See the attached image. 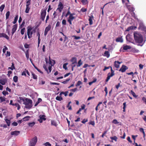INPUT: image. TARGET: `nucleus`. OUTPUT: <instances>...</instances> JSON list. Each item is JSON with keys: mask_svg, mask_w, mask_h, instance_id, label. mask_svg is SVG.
I'll list each match as a JSON object with an SVG mask.
<instances>
[{"mask_svg": "<svg viewBox=\"0 0 146 146\" xmlns=\"http://www.w3.org/2000/svg\"><path fill=\"white\" fill-rule=\"evenodd\" d=\"M20 100H22L23 102V104L25 105V108L27 109L31 108L32 106V101L29 99L26 98L25 100L22 97H19Z\"/></svg>", "mask_w": 146, "mask_h": 146, "instance_id": "f257e3e1", "label": "nucleus"}, {"mask_svg": "<svg viewBox=\"0 0 146 146\" xmlns=\"http://www.w3.org/2000/svg\"><path fill=\"white\" fill-rule=\"evenodd\" d=\"M134 39L136 42L141 43L143 41V38L142 35L137 32H135L134 33Z\"/></svg>", "mask_w": 146, "mask_h": 146, "instance_id": "f03ea898", "label": "nucleus"}, {"mask_svg": "<svg viewBox=\"0 0 146 146\" xmlns=\"http://www.w3.org/2000/svg\"><path fill=\"white\" fill-rule=\"evenodd\" d=\"M111 68V74L109 73L108 74V76L106 80V81L107 82L110 79V78L113 76L114 75V71L112 70L111 67L110 66H109L108 67L105 66L104 69H103L104 71H105L106 70Z\"/></svg>", "mask_w": 146, "mask_h": 146, "instance_id": "7ed1b4c3", "label": "nucleus"}, {"mask_svg": "<svg viewBox=\"0 0 146 146\" xmlns=\"http://www.w3.org/2000/svg\"><path fill=\"white\" fill-rule=\"evenodd\" d=\"M37 141V137L35 136L30 140L29 143V146H35Z\"/></svg>", "mask_w": 146, "mask_h": 146, "instance_id": "20e7f679", "label": "nucleus"}, {"mask_svg": "<svg viewBox=\"0 0 146 146\" xmlns=\"http://www.w3.org/2000/svg\"><path fill=\"white\" fill-rule=\"evenodd\" d=\"M32 28L30 27H28L27 30V35L29 38H30L32 37V35L33 32H35V30H32Z\"/></svg>", "mask_w": 146, "mask_h": 146, "instance_id": "39448f33", "label": "nucleus"}, {"mask_svg": "<svg viewBox=\"0 0 146 146\" xmlns=\"http://www.w3.org/2000/svg\"><path fill=\"white\" fill-rule=\"evenodd\" d=\"M75 15L74 13H72L70 14L68 19V21L70 25L72 24V21L75 19V17L73 16Z\"/></svg>", "mask_w": 146, "mask_h": 146, "instance_id": "423d86ee", "label": "nucleus"}, {"mask_svg": "<svg viewBox=\"0 0 146 146\" xmlns=\"http://www.w3.org/2000/svg\"><path fill=\"white\" fill-rule=\"evenodd\" d=\"M128 68L126 66L123 65L119 70V71H121L122 72H124L126 70L128 69Z\"/></svg>", "mask_w": 146, "mask_h": 146, "instance_id": "0eeeda50", "label": "nucleus"}, {"mask_svg": "<svg viewBox=\"0 0 146 146\" xmlns=\"http://www.w3.org/2000/svg\"><path fill=\"white\" fill-rule=\"evenodd\" d=\"M58 10L60 12H61L62 9L63 8V5L62 3L60 2L59 3V4L58 6Z\"/></svg>", "mask_w": 146, "mask_h": 146, "instance_id": "6e6552de", "label": "nucleus"}, {"mask_svg": "<svg viewBox=\"0 0 146 146\" xmlns=\"http://www.w3.org/2000/svg\"><path fill=\"white\" fill-rule=\"evenodd\" d=\"M121 63L117 61H115L114 62V66L116 68H118L119 67V64Z\"/></svg>", "mask_w": 146, "mask_h": 146, "instance_id": "1a4fd4ad", "label": "nucleus"}, {"mask_svg": "<svg viewBox=\"0 0 146 146\" xmlns=\"http://www.w3.org/2000/svg\"><path fill=\"white\" fill-rule=\"evenodd\" d=\"M51 28V26L50 25H48V27H46L44 31V35L46 36L47 35L48 31Z\"/></svg>", "mask_w": 146, "mask_h": 146, "instance_id": "9d476101", "label": "nucleus"}, {"mask_svg": "<svg viewBox=\"0 0 146 146\" xmlns=\"http://www.w3.org/2000/svg\"><path fill=\"white\" fill-rule=\"evenodd\" d=\"M17 25H15L13 26V28L12 31V35H13L14 33L17 30Z\"/></svg>", "mask_w": 146, "mask_h": 146, "instance_id": "9b49d317", "label": "nucleus"}, {"mask_svg": "<svg viewBox=\"0 0 146 146\" xmlns=\"http://www.w3.org/2000/svg\"><path fill=\"white\" fill-rule=\"evenodd\" d=\"M4 37L7 40H9V36L4 33H0V37Z\"/></svg>", "mask_w": 146, "mask_h": 146, "instance_id": "f8f14e48", "label": "nucleus"}, {"mask_svg": "<svg viewBox=\"0 0 146 146\" xmlns=\"http://www.w3.org/2000/svg\"><path fill=\"white\" fill-rule=\"evenodd\" d=\"M20 133V131H12L11 132V134L12 135H17Z\"/></svg>", "mask_w": 146, "mask_h": 146, "instance_id": "ddd939ff", "label": "nucleus"}, {"mask_svg": "<svg viewBox=\"0 0 146 146\" xmlns=\"http://www.w3.org/2000/svg\"><path fill=\"white\" fill-rule=\"evenodd\" d=\"M46 15V12L43 11L41 14V18L42 20H44Z\"/></svg>", "mask_w": 146, "mask_h": 146, "instance_id": "4468645a", "label": "nucleus"}, {"mask_svg": "<svg viewBox=\"0 0 146 146\" xmlns=\"http://www.w3.org/2000/svg\"><path fill=\"white\" fill-rule=\"evenodd\" d=\"M49 64H50L51 66H53L54 64H55V61L54 60H50V57H49Z\"/></svg>", "mask_w": 146, "mask_h": 146, "instance_id": "2eb2a0df", "label": "nucleus"}, {"mask_svg": "<svg viewBox=\"0 0 146 146\" xmlns=\"http://www.w3.org/2000/svg\"><path fill=\"white\" fill-rule=\"evenodd\" d=\"M131 48V47L130 46L126 45L124 46L123 45V49L124 50H127L128 49H130Z\"/></svg>", "mask_w": 146, "mask_h": 146, "instance_id": "dca6fc26", "label": "nucleus"}, {"mask_svg": "<svg viewBox=\"0 0 146 146\" xmlns=\"http://www.w3.org/2000/svg\"><path fill=\"white\" fill-rule=\"evenodd\" d=\"M37 36H38V46H39L40 41V34L39 32H37Z\"/></svg>", "mask_w": 146, "mask_h": 146, "instance_id": "f3484780", "label": "nucleus"}, {"mask_svg": "<svg viewBox=\"0 0 146 146\" xmlns=\"http://www.w3.org/2000/svg\"><path fill=\"white\" fill-rule=\"evenodd\" d=\"M6 82L7 80L6 79H1L0 80V83L2 85H4Z\"/></svg>", "mask_w": 146, "mask_h": 146, "instance_id": "a211bd4d", "label": "nucleus"}, {"mask_svg": "<svg viewBox=\"0 0 146 146\" xmlns=\"http://www.w3.org/2000/svg\"><path fill=\"white\" fill-rule=\"evenodd\" d=\"M112 123L115 124L119 123V125H121V122L118 121L116 119L113 120L112 121Z\"/></svg>", "mask_w": 146, "mask_h": 146, "instance_id": "6ab92c4d", "label": "nucleus"}, {"mask_svg": "<svg viewBox=\"0 0 146 146\" xmlns=\"http://www.w3.org/2000/svg\"><path fill=\"white\" fill-rule=\"evenodd\" d=\"M71 61L72 62V64H73L77 63V58L76 57H73L71 59Z\"/></svg>", "mask_w": 146, "mask_h": 146, "instance_id": "aec40b11", "label": "nucleus"}, {"mask_svg": "<svg viewBox=\"0 0 146 146\" xmlns=\"http://www.w3.org/2000/svg\"><path fill=\"white\" fill-rule=\"evenodd\" d=\"M116 41L117 42H123V40L121 37H118L116 39Z\"/></svg>", "mask_w": 146, "mask_h": 146, "instance_id": "412c9836", "label": "nucleus"}, {"mask_svg": "<svg viewBox=\"0 0 146 146\" xmlns=\"http://www.w3.org/2000/svg\"><path fill=\"white\" fill-rule=\"evenodd\" d=\"M93 17L92 16V17H90L89 19V24L90 25H92L93 24L92 20L93 19Z\"/></svg>", "mask_w": 146, "mask_h": 146, "instance_id": "4be33fe9", "label": "nucleus"}, {"mask_svg": "<svg viewBox=\"0 0 146 146\" xmlns=\"http://www.w3.org/2000/svg\"><path fill=\"white\" fill-rule=\"evenodd\" d=\"M139 130L141 132L143 133V137H145V132L144 131V129L142 128H140L139 129Z\"/></svg>", "mask_w": 146, "mask_h": 146, "instance_id": "5701e85b", "label": "nucleus"}, {"mask_svg": "<svg viewBox=\"0 0 146 146\" xmlns=\"http://www.w3.org/2000/svg\"><path fill=\"white\" fill-rule=\"evenodd\" d=\"M83 64V62H82L81 60H80L78 62V64L77 65V67H80Z\"/></svg>", "mask_w": 146, "mask_h": 146, "instance_id": "b1692460", "label": "nucleus"}, {"mask_svg": "<svg viewBox=\"0 0 146 146\" xmlns=\"http://www.w3.org/2000/svg\"><path fill=\"white\" fill-rule=\"evenodd\" d=\"M130 93L134 98H136L137 97V96L135 94V93L133 90L131 91Z\"/></svg>", "mask_w": 146, "mask_h": 146, "instance_id": "393cba45", "label": "nucleus"}, {"mask_svg": "<svg viewBox=\"0 0 146 146\" xmlns=\"http://www.w3.org/2000/svg\"><path fill=\"white\" fill-rule=\"evenodd\" d=\"M104 56L108 58L110 56L109 52L108 51H105L104 53Z\"/></svg>", "mask_w": 146, "mask_h": 146, "instance_id": "a878e982", "label": "nucleus"}, {"mask_svg": "<svg viewBox=\"0 0 146 146\" xmlns=\"http://www.w3.org/2000/svg\"><path fill=\"white\" fill-rule=\"evenodd\" d=\"M45 115H40L39 116L40 118L43 121H45L46 120V118H45Z\"/></svg>", "mask_w": 146, "mask_h": 146, "instance_id": "bb28decb", "label": "nucleus"}, {"mask_svg": "<svg viewBox=\"0 0 146 146\" xmlns=\"http://www.w3.org/2000/svg\"><path fill=\"white\" fill-rule=\"evenodd\" d=\"M110 138L111 140H114L115 141H117V137L115 136H114L112 137H110Z\"/></svg>", "mask_w": 146, "mask_h": 146, "instance_id": "cd10ccee", "label": "nucleus"}, {"mask_svg": "<svg viewBox=\"0 0 146 146\" xmlns=\"http://www.w3.org/2000/svg\"><path fill=\"white\" fill-rule=\"evenodd\" d=\"M30 9V7H29V6H28V5L26 6V8L25 11V13H28Z\"/></svg>", "mask_w": 146, "mask_h": 146, "instance_id": "c85d7f7f", "label": "nucleus"}, {"mask_svg": "<svg viewBox=\"0 0 146 146\" xmlns=\"http://www.w3.org/2000/svg\"><path fill=\"white\" fill-rule=\"evenodd\" d=\"M18 15H17L15 17L14 21L13 22V23L14 24H15V23H16V22L18 20Z\"/></svg>", "mask_w": 146, "mask_h": 146, "instance_id": "c756f323", "label": "nucleus"}, {"mask_svg": "<svg viewBox=\"0 0 146 146\" xmlns=\"http://www.w3.org/2000/svg\"><path fill=\"white\" fill-rule=\"evenodd\" d=\"M35 124V123L34 122H33L28 123V125L32 127Z\"/></svg>", "mask_w": 146, "mask_h": 146, "instance_id": "7c9ffc66", "label": "nucleus"}, {"mask_svg": "<svg viewBox=\"0 0 146 146\" xmlns=\"http://www.w3.org/2000/svg\"><path fill=\"white\" fill-rule=\"evenodd\" d=\"M15 68L14 67V64L13 63H12V66L11 67H9L8 68V69H10L12 70H13Z\"/></svg>", "mask_w": 146, "mask_h": 146, "instance_id": "2f4dec72", "label": "nucleus"}, {"mask_svg": "<svg viewBox=\"0 0 146 146\" xmlns=\"http://www.w3.org/2000/svg\"><path fill=\"white\" fill-rule=\"evenodd\" d=\"M126 38L127 41H130V35L129 34H127L126 36Z\"/></svg>", "mask_w": 146, "mask_h": 146, "instance_id": "473e14b6", "label": "nucleus"}, {"mask_svg": "<svg viewBox=\"0 0 146 146\" xmlns=\"http://www.w3.org/2000/svg\"><path fill=\"white\" fill-rule=\"evenodd\" d=\"M68 64V63H66L64 64L63 65V68L65 69V70L67 69V67L66 66Z\"/></svg>", "mask_w": 146, "mask_h": 146, "instance_id": "72a5a7b5", "label": "nucleus"}, {"mask_svg": "<svg viewBox=\"0 0 146 146\" xmlns=\"http://www.w3.org/2000/svg\"><path fill=\"white\" fill-rule=\"evenodd\" d=\"M18 77L15 76H14L13 78V80L15 82H17L18 81Z\"/></svg>", "mask_w": 146, "mask_h": 146, "instance_id": "f704fd0d", "label": "nucleus"}, {"mask_svg": "<svg viewBox=\"0 0 146 146\" xmlns=\"http://www.w3.org/2000/svg\"><path fill=\"white\" fill-rule=\"evenodd\" d=\"M56 100L59 101H61L63 100V98H62L59 96H57L56 97Z\"/></svg>", "mask_w": 146, "mask_h": 146, "instance_id": "c9c22d12", "label": "nucleus"}, {"mask_svg": "<svg viewBox=\"0 0 146 146\" xmlns=\"http://www.w3.org/2000/svg\"><path fill=\"white\" fill-rule=\"evenodd\" d=\"M5 121L6 122L7 124V125L9 126L10 124V121L7 119H5Z\"/></svg>", "mask_w": 146, "mask_h": 146, "instance_id": "e433bc0d", "label": "nucleus"}, {"mask_svg": "<svg viewBox=\"0 0 146 146\" xmlns=\"http://www.w3.org/2000/svg\"><path fill=\"white\" fill-rule=\"evenodd\" d=\"M4 47L3 49V52L4 53H5L6 52V51L8 50V48L6 46H4Z\"/></svg>", "mask_w": 146, "mask_h": 146, "instance_id": "4c0bfd02", "label": "nucleus"}, {"mask_svg": "<svg viewBox=\"0 0 146 146\" xmlns=\"http://www.w3.org/2000/svg\"><path fill=\"white\" fill-rule=\"evenodd\" d=\"M70 78H68L66 80L63 81L62 82V83L63 84H66L67 83V82L70 80Z\"/></svg>", "mask_w": 146, "mask_h": 146, "instance_id": "58836bf2", "label": "nucleus"}, {"mask_svg": "<svg viewBox=\"0 0 146 146\" xmlns=\"http://www.w3.org/2000/svg\"><path fill=\"white\" fill-rule=\"evenodd\" d=\"M123 112H125V108L126 107V102H125L124 103H123Z\"/></svg>", "mask_w": 146, "mask_h": 146, "instance_id": "ea45409f", "label": "nucleus"}, {"mask_svg": "<svg viewBox=\"0 0 146 146\" xmlns=\"http://www.w3.org/2000/svg\"><path fill=\"white\" fill-rule=\"evenodd\" d=\"M5 7V5H2L0 7V10L1 12L3 10L4 7Z\"/></svg>", "mask_w": 146, "mask_h": 146, "instance_id": "a19ab883", "label": "nucleus"}, {"mask_svg": "<svg viewBox=\"0 0 146 146\" xmlns=\"http://www.w3.org/2000/svg\"><path fill=\"white\" fill-rule=\"evenodd\" d=\"M138 136V135H132L131 137L132 138H133L134 140V143H135V140H136V138Z\"/></svg>", "mask_w": 146, "mask_h": 146, "instance_id": "79ce46f5", "label": "nucleus"}, {"mask_svg": "<svg viewBox=\"0 0 146 146\" xmlns=\"http://www.w3.org/2000/svg\"><path fill=\"white\" fill-rule=\"evenodd\" d=\"M30 117L29 116H26L24 117L23 119V120L24 121H27L28 120V119L29 118H30Z\"/></svg>", "mask_w": 146, "mask_h": 146, "instance_id": "37998d69", "label": "nucleus"}, {"mask_svg": "<svg viewBox=\"0 0 146 146\" xmlns=\"http://www.w3.org/2000/svg\"><path fill=\"white\" fill-rule=\"evenodd\" d=\"M0 101H1V103L2 102L5 101V98L4 97H0Z\"/></svg>", "mask_w": 146, "mask_h": 146, "instance_id": "c03bdc74", "label": "nucleus"}, {"mask_svg": "<svg viewBox=\"0 0 146 146\" xmlns=\"http://www.w3.org/2000/svg\"><path fill=\"white\" fill-rule=\"evenodd\" d=\"M82 2L84 5H86L88 3L87 0H82Z\"/></svg>", "mask_w": 146, "mask_h": 146, "instance_id": "a18cd8bd", "label": "nucleus"}, {"mask_svg": "<svg viewBox=\"0 0 146 146\" xmlns=\"http://www.w3.org/2000/svg\"><path fill=\"white\" fill-rule=\"evenodd\" d=\"M43 145L45 146H51V144L49 142H46V143H44Z\"/></svg>", "mask_w": 146, "mask_h": 146, "instance_id": "49530a36", "label": "nucleus"}, {"mask_svg": "<svg viewBox=\"0 0 146 146\" xmlns=\"http://www.w3.org/2000/svg\"><path fill=\"white\" fill-rule=\"evenodd\" d=\"M51 124L55 126H56L57 125L56 122L54 121H51Z\"/></svg>", "mask_w": 146, "mask_h": 146, "instance_id": "de8ad7c7", "label": "nucleus"}, {"mask_svg": "<svg viewBox=\"0 0 146 146\" xmlns=\"http://www.w3.org/2000/svg\"><path fill=\"white\" fill-rule=\"evenodd\" d=\"M133 29V26H130L128 27L127 29L126 30V31H129L130 30L132 29Z\"/></svg>", "mask_w": 146, "mask_h": 146, "instance_id": "09e8293b", "label": "nucleus"}, {"mask_svg": "<svg viewBox=\"0 0 146 146\" xmlns=\"http://www.w3.org/2000/svg\"><path fill=\"white\" fill-rule=\"evenodd\" d=\"M33 77V79H36L37 78V76L33 72L32 73Z\"/></svg>", "mask_w": 146, "mask_h": 146, "instance_id": "8fccbe9b", "label": "nucleus"}, {"mask_svg": "<svg viewBox=\"0 0 146 146\" xmlns=\"http://www.w3.org/2000/svg\"><path fill=\"white\" fill-rule=\"evenodd\" d=\"M10 15V12L9 11H7L6 14V19H7L9 17V16Z\"/></svg>", "mask_w": 146, "mask_h": 146, "instance_id": "3c124183", "label": "nucleus"}, {"mask_svg": "<svg viewBox=\"0 0 146 146\" xmlns=\"http://www.w3.org/2000/svg\"><path fill=\"white\" fill-rule=\"evenodd\" d=\"M43 67L44 69L47 72V73L48 74L49 72L48 71V70L47 68L46 67L45 65V64L43 65Z\"/></svg>", "mask_w": 146, "mask_h": 146, "instance_id": "603ef678", "label": "nucleus"}, {"mask_svg": "<svg viewBox=\"0 0 146 146\" xmlns=\"http://www.w3.org/2000/svg\"><path fill=\"white\" fill-rule=\"evenodd\" d=\"M82 84V82L81 81H78V82L77 84L76 85V86H80V85Z\"/></svg>", "mask_w": 146, "mask_h": 146, "instance_id": "864d4df0", "label": "nucleus"}, {"mask_svg": "<svg viewBox=\"0 0 146 146\" xmlns=\"http://www.w3.org/2000/svg\"><path fill=\"white\" fill-rule=\"evenodd\" d=\"M25 30V28H23L21 29V32L22 35H23L24 34Z\"/></svg>", "mask_w": 146, "mask_h": 146, "instance_id": "5fc2aeb1", "label": "nucleus"}, {"mask_svg": "<svg viewBox=\"0 0 146 146\" xmlns=\"http://www.w3.org/2000/svg\"><path fill=\"white\" fill-rule=\"evenodd\" d=\"M127 140L130 143H132V141L131 140L130 137L129 136H128L127 138Z\"/></svg>", "mask_w": 146, "mask_h": 146, "instance_id": "6e6d98bb", "label": "nucleus"}, {"mask_svg": "<svg viewBox=\"0 0 146 146\" xmlns=\"http://www.w3.org/2000/svg\"><path fill=\"white\" fill-rule=\"evenodd\" d=\"M26 56L27 58V60L29 59V52L28 51H27L26 53Z\"/></svg>", "mask_w": 146, "mask_h": 146, "instance_id": "4d7b16f0", "label": "nucleus"}, {"mask_svg": "<svg viewBox=\"0 0 146 146\" xmlns=\"http://www.w3.org/2000/svg\"><path fill=\"white\" fill-rule=\"evenodd\" d=\"M77 90H78V89L77 88H75L74 89H71L70 90V91H72L73 92H75Z\"/></svg>", "mask_w": 146, "mask_h": 146, "instance_id": "13d9d810", "label": "nucleus"}, {"mask_svg": "<svg viewBox=\"0 0 146 146\" xmlns=\"http://www.w3.org/2000/svg\"><path fill=\"white\" fill-rule=\"evenodd\" d=\"M87 9L84 8H82L81 9V11L83 12H84L86 11Z\"/></svg>", "mask_w": 146, "mask_h": 146, "instance_id": "bf43d9fd", "label": "nucleus"}, {"mask_svg": "<svg viewBox=\"0 0 146 146\" xmlns=\"http://www.w3.org/2000/svg\"><path fill=\"white\" fill-rule=\"evenodd\" d=\"M2 93L4 96H5L6 95L8 94V92L5 91H3L2 92Z\"/></svg>", "mask_w": 146, "mask_h": 146, "instance_id": "052dcab7", "label": "nucleus"}, {"mask_svg": "<svg viewBox=\"0 0 146 146\" xmlns=\"http://www.w3.org/2000/svg\"><path fill=\"white\" fill-rule=\"evenodd\" d=\"M96 79H95L92 82H91L89 83V84L90 85H91L93 83L95 82L96 81Z\"/></svg>", "mask_w": 146, "mask_h": 146, "instance_id": "680f3d73", "label": "nucleus"}, {"mask_svg": "<svg viewBox=\"0 0 146 146\" xmlns=\"http://www.w3.org/2000/svg\"><path fill=\"white\" fill-rule=\"evenodd\" d=\"M143 66H144L143 65H142L141 64H140L139 65V66L140 69V70L142 69L143 68Z\"/></svg>", "mask_w": 146, "mask_h": 146, "instance_id": "e2e57ef3", "label": "nucleus"}, {"mask_svg": "<svg viewBox=\"0 0 146 146\" xmlns=\"http://www.w3.org/2000/svg\"><path fill=\"white\" fill-rule=\"evenodd\" d=\"M73 37H74V39L76 40L80 39V36H73Z\"/></svg>", "mask_w": 146, "mask_h": 146, "instance_id": "0e129e2a", "label": "nucleus"}, {"mask_svg": "<svg viewBox=\"0 0 146 146\" xmlns=\"http://www.w3.org/2000/svg\"><path fill=\"white\" fill-rule=\"evenodd\" d=\"M62 23L63 25H66V21L65 20L63 19L62 21Z\"/></svg>", "mask_w": 146, "mask_h": 146, "instance_id": "69168bd1", "label": "nucleus"}, {"mask_svg": "<svg viewBox=\"0 0 146 146\" xmlns=\"http://www.w3.org/2000/svg\"><path fill=\"white\" fill-rule=\"evenodd\" d=\"M10 53L9 52L7 51V53L5 54L6 56H10Z\"/></svg>", "mask_w": 146, "mask_h": 146, "instance_id": "338daca9", "label": "nucleus"}, {"mask_svg": "<svg viewBox=\"0 0 146 146\" xmlns=\"http://www.w3.org/2000/svg\"><path fill=\"white\" fill-rule=\"evenodd\" d=\"M142 29L146 33V27L143 26L142 27Z\"/></svg>", "mask_w": 146, "mask_h": 146, "instance_id": "774afa93", "label": "nucleus"}]
</instances>
